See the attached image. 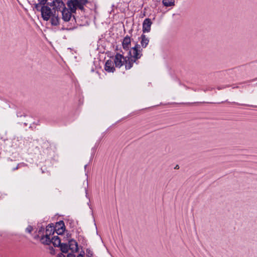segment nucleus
I'll return each instance as SVG.
<instances>
[{
	"label": "nucleus",
	"mask_w": 257,
	"mask_h": 257,
	"mask_svg": "<svg viewBox=\"0 0 257 257\" xmlns=\"http://www.w3.org/2000/svg\"><path fill=\"white\" fill-rule=\"evenodd\" d=\"M140 45L137 44L135 47L132 48L129 52V56L127 57V61L125 65L126 70L132 68L133 64L136 63L137 61L142 56V49H140Z\"/></svg>",
	"instance_id": "obj_1"
},
{
	"label": "nucleus",
	"mask_w": 257,
	"mask_h": 257,
	"mask_svg": "<svg viewBox=\"0 0 257 257\" xmlns=\"http://www.w3.org/2000/svg\"><path fill=\"white\" fill-rule=\"evenodd\" d=\"M54 226L53 224H49L46 227L45 231V234L43 235L41 238L40 241L42 243L44 244L49 245L50 244V238L52 234H53L55 232Z\"/></svg>",
	"instance_id": "obj_2"
},
{
	"label": "nucleus",
	"mask_w": 257,
	"mask_h": 257,
	"mask_svg": "<svg viewBox=\"0 0 257 257\" xmlns=\"http://www.w3.org/2000/svg\"><path fill=\"white\" fill-rule=\"evenodd\" d=\"M40 12L41 13L42 18L44 21H48L50 19L51 16L54 14L52 10L50 8L49 5L43 6L41 8Z\"/></svg>",
	"instance_id": "obj_3"
},
{
	"label": "nucleus",
	"mask_w": 257,
	"mask_h": 257,
	"mask_svg": "<svg viewBox=\"0 0 257 257\" xmlns=\"http://www.w3.org/2000/svg\"><path fill=\"white\" fill-rule=\"evenodd\" d=\"M61 13L62 16V18L64 22L71 21L73 22L74 24L76 22L74 16H72V14L73 13L71 12L70 9H68L65 7L62 10Z\"/></svg>",
	"instance_id": "obj_4"
},
{
	"label": "nucleus",
	"mask_w": 257,
	"mask_h": 257,
	"mask_svg": "<svg viewBox=\"0 0 257 257\" xmlns=\"http://www.w3.org/2000/svg\"><path fill=\"white\" fill-rule=\"evenodd\" d=\"M127 57H124L122 54L117 53L114 57V63L116 67L120 68L123 65L125 66L127 61Z\"/></svg>",
	"instance_id": "obj_5"
},
{
	"label": "nucleus",
	"mask_w": 257,
	"mask_h": 257,
	"mask_svg": "<svg viewBox=\"0 0 257 257\" xmlns=\"http://www.w3.org/2000/svg\"><path fill=\"white\" fill-rule=\"evenodd\" d=\"M67 6L73 13H75L77 8L82 10L84 7L79 3V0H69L67 2Z\"/></svg>",
	"instance_id": "obj_6"
},
{
	"label": "nucleus",
	"mask_w": 257,
	"mask_h": 257,
	"mask_svg": "<svg viewBox=\"0 0 257 257\" xmlns=\"http://www.w3.org/2000/svg\"><path fill=\"white\" fill-rule=\"evenodd\" d=\"M48 5L53 7L54 11H59L65 8V6L62 0H53L51 3H48Z\"/></svg>",
	"instance_id": "obj_7"
},
{
	"label": "nucleus",
	"mask_w": 257,
	"mask_h": 257,
	"mask_svg": "<svg viewBox=\"0 0 257 257\" xmlns=\"http://www.w3.org/2000/svg\"><path fill=\"white\" fill-rule=\"evenodd\" d=\"M54 229L58 234H62L65 230V226L63 221H60L56 223Z\"/></svg>",
	"instance_id": "obj_8"
},
{
	"label": "nucleus",
	"mask_w": 257,
	"mask_h": 257,
	"mask_svg": "<svg viewBox=\"0 0 257 257\" xmlns=\"http://www.w3.org/2000/svg\"><path fill=\"white\" fill-rule=\"evenodd\" d=\"M152 22L150 19H145L143 23V33H148L151 30V27Z\"/></svg>",
	"instance_id": "obj_9"
},
{
	"label": "nucleus",
	"mask_w": 257,
	"mask_h": 257,
	"mask_svg": "<svg viewBox=\"0 0 257 257\" xmlns=\"http://www.w3.org/2000/svg\"><path fill=\"white\" fill-rule=\"evenodd\" d=\"M114 64V62L111 60H107L105 64V70L107 72H114L115 70Z\"/></svg>",
	"instance_id": "obj_10"
},
{
	"label": "nucleus",
	"mask_w": 257,
	"mask_h": 257,
	"mask_svg": "<svg viewBox=\"0 0 257 257\" xmlns=\"http://www.w3.org/2000/svg\"><path fill=\"white\" fill-rule=\"evenodd\" d=\"M131 38L128 36H126L124 38L122 43L123 49L125 50H128L131 46Z\"/></svg>",
	"instance_id": "obj_11"
},
{
	"label": "nucleus",
	"mask_w": 257,
	"mask_h": 257,
	"mask_svg": "<svg viewBox=\"0 0 257 257\" xmlns=\"http://www.w3.org/2000/svg\"><path fill=\"white\" fill-rule=\"evenodd\" d=\"M51 24L52 26H57L60 24V18L58 16V15L56 14L55 11H54V14L51 16Z\"/></svg>",
	"instance_id": "obj_12"
},
{
	"label": "nucleus",
	"mask_w": 257,
	"mask_h": 257,
	"mask_svg": "<svg viewBox=\"0 0 257 257\" xmlns=\"http://www.w3.org/2000/svg\"><path fill=\"white\" fill-rule=\"evenodd\" d=\"M69 247L70 250L72 251L77 252L78 250L77 242L71 239L69 241Z\"/></svg>",
	"instance_id": "obj_13"
},
{
	"label": "nucleus",
	"mask_w": 257,
	"mask_h": 257,
	"mask_svg": "<svg viewBox=\"0 0 257 257\" xmlns=\"http://www.w3.org/2000/svg\"><path fill=\"white\" fill-rule=\"evenodd\" d=\"M50 243H52L54 246L59 247L61 244V239L58 236H54L51 239L50 238Z\"/></svg>",
	"instance_id": "obj_14"
},
{
	"label": "nucleus",
	"mask_w": 257,
	"mask_h": 257,
	"mask_svg": "<svg viewBox=\"0 0 257 257\" xmlns=\"http://www.w3.org/2000/svg\"><path fill=\"white\" fill-rule=\"evenodd\" d=\"M140 43L142 47L144 48H146L149 42V39L148 38L146 37L145 35L143 34L140 37Z\"/></svg>",
	"instance_id": "obj_15"
},
{
	"label": "nucleus",
	"mask_w": 257,
	"mask_h": 257,
	"mask_svg": "<svg viewBox=\"0 0 257 257\" xmlns=\"http://www.w3.org/2000/svg\"><path fill=\"white\" fill-rule=\"evenodd\" d=\"M59 247L61 251L63 253H67L70 249L69 246L66 243H61Z\"/></svg>",
	"instance_id": "obj_16"
},
{
	"label": "nucleus",
	"mask_w": 257,
	"mask_h": 257,
	"mask_svg": "<svg viewBox=\"0 0 257 257\" xmlns=\"http://www.w3.org/2000/svg\"><path fill=\"white\" fill-rule=\"evenodd\" d=\"M163 4L166 7H171L174 6V0H163Z\"/></svg>",
	"instance_id": "obj_17"
},
{
	"label": "nucleus",
	"mask_w": 257,
	"mask_h": 257,
	"mask_svg": "<svg viewBox=\"0 0 257 257\" xmlns=\"http://www.w3.org/2000/svg\"><path fill=\"white\" fill-rule=\"evenodd\" d=\"M43 6L42 4H40L39 3L35 4V8L38 11H40L41 7Z\"/></svg>",
	"instance_id": "obj_18"
},
{
	"label": "nucleus",
	"mask_w": 257,
	"mask_h": 257,
	"mask_svg": "<svg viewBox=\"0 0 257 257\" xmlns=\"http://www.w3.org/2000/svg\"><path fill=\"white\" fill-rule=\"evenodd\" d=\"M33 230V227L31 225H29L26 228V231L29 233H31Z\"/></svg>",
	"instance_id": "obj_19"
},
{
	"label": "nucleus",
	"mask_w": 257,
	"mask_h": 257,
	"mask_svg": "<svg viewBox=\"0 0 257 257\" xmlns=\"http://www.w3.org/2000/svg\"><path fill=\"white\" fill-rule=\"evenodd\" d=\"M79 3L84 7V6L88 3L87 0H79Z\"/></svg>",
	"instance_id": "obj_20"
},
{
	"label": "nucleus",
	"mask_w": 257,
	"mask_h": 257,
	"mask_svg": "<svg viewBox=\"0 0 257 257\" xmlns=\"http://www.w3.org/2000/svg\"><path fill=\"white\" fill-rule=\"evenodd\" d=\"M38 1L40 4H42L43 6H45L46 4H47V2L48 0H38Z\"/></svg>",
	"instance_id": "obj_21"
},
{
	"label": "nucleus",
	"mask_w": 257,
	"mask_h": 257,
	"mask_svg": "<svg viewBox=\"0 0 257 257\" xmlns=\"http://www.w3.org/2000/svg\"><path fill=\"white\" fill-rule=\"evenodd\" d=\"M44 230H45L44 228V227H41L39 229V231H38L39 234H40L41 233H43V232H44Z\"/></svg>",
	"instance_id": "obj_22"
},
{
	"label": "nucleus",
	"mask_w": 257,
	"mask_h": 257,
	"mask_svg": "<svg viewBox=\"0 0 257 257\" xmlns=\"http://www.w3.org/2000/svg\"><path fill=\"white\" fill-rule=\"evenodd\" d=\"M67 257H76L75 255L73 253H68L67 255Z\"/></svg>",
	"instance_id": "obj_23"
},
{
	"label": "nucleus",
	"mask_w": 257,
	"mask_h": 257,
	"mask_svg": "<svg viewBox=\"0 0 257 257\" xmlns=\"http://www.w3.org/2000/svg\"><path fill=\"white\" fill-rule=\"evenodd\" d=\"M235 103L237 104V105H240V104H239L238 103ZM241 105H244V106H253V105H248V104H242Z\"/></svg>",
	"instance_id": "obj_24"
},
{
	"label": "nucleus",
	"mask_w": 257,
	"mask_h": 257,
	"mask_svg": "<svg viewBox=\"0 0 257 257\" xmlns=\"http://www.w3.org/2000/svg\"><path fill=\"white\" fill-rule=\"evenodd\" d=\"M58 257H65V256L63 254L60 253L58 254Z\"/></svg>",
	"instance_id": "obj_25"
},
{
	"label": "nucleus",
	"mask_w": 257,
	"mask_h": 257,
	"mask_svg": "<svg viewBox=\"0 0 257 257\" xmlns=\"http://www.w3.org/2000/svg\"><path fill=\"white\" fill-rule=\"evenodd\" d=\"M19 165L18 164V165H17V166L16 168H14L13 169V171H15V170H17V169L19 168Z\"/></svg>",
	"instance_id": "obj_26"
},
{
	"label": "nucleus",
	"mask_w": 257,
	"mask_h": 257,
	"mask_svg": "<svg viewBox=\"0 0 257 257\" xmlns=\"http://www.w3.org/2000/svg\"><path fill=\"white\" fill-rule=\"evenodd\" d=\"M39 234H38V235H36V236L34 237V238L37 239V238H38L39 237Z\"/></svg>",
	"instance_id": "obj_27"
},
{
	"label": "nucleus",
	"mask_w": 257,
	"mask_h": 257,
	"mask_svg": "<svg viewBox=\"0 0 257 257\" xmlns=\"http://www.w3.org/2000/svg\"><path fill=\"white\" fill-rule=\"evenodd\" d=\"M77 257H83V255H82L81 254H79Z\"/></svg>",
	"instance_id": "obj_28"
},
{
	"label": "nucleus",
	"mask_w": 257,
	"mask_h": 257,
	"mask_svg": "<svg viewBox=\"0 0 257 257\" xmlns=\"http://www.w3.org/2000/svg\"><path fill=\"white\" fill-rule=\"evenodd\" d=\"M179 167L178 165H176V167H175V169H179Z\"/></svg>",
	"instance_id": "obj_29"
}]
</instances>
